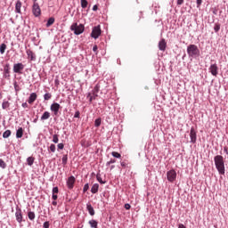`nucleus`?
<instances>
[{
    "label": "nucleus",
    "instance_id": "f257e3e1",
    "mask_svg": "<svg viewBox=\"0 0 228 228\" xmlns=\"http://www.w3.org/2000/svg\"><path fill=\"white\" fill-rule=\"evenodd\" d=\"M214 162L216 170L221 175L225 174V162L224 161V157L222 155H217L214 158Z\"/></svg>",
    "mask_w": 228,
    "mask_h": 228
},
{
    "label": "nucleus",
    "instance_id": "f03ea898",
    "mask_svg": "<svg viewBox=\"0 0 228 228\" xmlns=\"http://www.w3.org/2000/svg\"><path fill=\"white\" fill-rule=\"evenodd\" d=\"M187 54L191 60H197L200 57V49L196 45H189L187 46Z\"/></svg>",
    "mask_w": 228,
    "mask_h": 228
},
{
    "label": "nucleus",
    "instance_id": "7ed1b4c3",
    "mask_svg": "<svg viewBox=\"0 0 228 228\" xmlns=\"http://www.w3.org/2000/svg\"><path fill=\"white\" fill-rule=\"evenodd\" d=\"M100 90H101V86H99V84H97L91 92L87 93L86 97H87V99H89L90 104H92V102L94 101H95L97 99V97H99Z\"/></svg>",
    "mask_w": 228,
    "mask_h": 228
},
{
    "label": "nucleus",
    "instance_id": "20e7f679",
    "mask_svg": "<svg viewBox=\"0 0 228 228\" xmlns=\"http://www.w3.org/2000/svg\"><path fill=\"white\" fill-rule=\"evenodd\" d=\"M70 30L74 32V35H82V33L85 32V25L81 23L77 25V22L72 23V25L70 26Z\"/></svg>",
    "mask_w": 228,
    "mask_h": 228
},
{
    "label": "nucleus",
    "instance_id": "39448f33",
    "mask_svg": "<svg viewBox=\"0 0 228 228\" xmlns=\"http://www.w3.org/2000/svg\"><path fill=\"white\" fill-rule=\"evenodd\" d=\"M102 33V31L101 30V25H97L93 28V30L91 32V37L94 38V40H97V38H99V37H101Z\"/></svg>",
    "mask_w": 228,
    "mask_h": 228
},
{
    "label": "nucleus",
    "instance_id": "423d86ee",
    "mask_svg": "<svg viewBox=\"0 0 228 228\" xmlns=\"http://www.w3.org/2000/svg\"><path fill=\"white\" fill-rule=\"evenodd\" d=\"M32 13L35 17H40V15H42V10L40 9V5H38V3L33 4Z\"/></svg>",
    "mask_w": 228,
    "mask_h": 228
},
{
    "label": "nucleus",
    "instance_id": "0eeeda50",
    "mask_svg": "<svg viewBox=\"0 0 228 228\" xmlns=\"http://www.w3.org/2000/svg\"><path fill=\"white\" fill-rule=\"evenodd\" d=\"M167 178L169 183H174V181H175V179L177 178V173L175 172V170L171 169L167 171Z\"/></svg>",
    "mask_w": 228,
    "mask_h": 228
},
{
    "label": "nucleus",
    "instance_id": "6e6552de",
    "mask_svg": "<svg viewBox=\"0 0 228 228\" xmlns=\"http://www.w3.org/2000/svg\"><path fill=\"white\" fill-rule=\"evenodd\" d=\"M12 70L14 74H22V70H24V64H22V62L14 63Z\"/></svg>",
    "mask_w": 228,
    "mask_h": 228
},
{
    "label": "nucleus",
    "instance_id": "1a4fd4ad",
    "mask_svg": "<svg viewBox=\"0 0 228 228\" xmlns=\"http://www.w3.org/2000/svg\"><path fill=\"white\" fill-rule=\"evenodd\" d=\"M61 108V105L58 102H53L50 106L51 111H53V115L55 117H58V113H60V109Z\"/></svg>",
    "mask_w": 228,
    "mask_h": 228
},
{
    "label": "nucleus",
    "instance_id": "9d476101",
    "mask_svg": "<svg viewBox=\"0 0 228 228\" xmlns=\"http://www.w3.org/2000/svg\"><path fill=\"white\" fill-rule=\"evenodd\" d=\"M208 72L214 76V77H216V76H218V64L214 63V64H210L209 68H208Z\"/></svg>",
    "mask_w": 228,
    "mask_h": 228
},
{
    "label": "nucleus",
    "instance_id": "9b49d317",
    "mask_svg": "<svg viewBox=\"0 0 228 228\" xmlns=\"http://www.w3.org/2000/svg\"><path fill=\"white\" fill-rule=\"evenodd\" d=\"M28 61H37V54L31 51V49L26 50Z\"/></svg>",
    "mask_w": 228,
    "mask_h": 228
},
{
    "label": "nucleus",
    "instance_id": "f8f14e48",
    "mask_svg": "<svg viewBox=\"0 0 228 228\" xmlns=\"http://www.w3.org/2000/svg\"><path fill=\"white\" fill-rule=\"evenodd\" d=\"M3 77L4 79H10V63L4 66Z\"/></svg>",
    "mask_w": 228,
    "mask_h": 228
},
{
    "label": "nucleus",
    "instance_id": "ddd939ff",
    "mask_svg": "<svg viewBox=\"0 0 228 228\" xmlns=\"http://www.w3.org/2000/svg\"><path fill=\"white\" fill-rule=\"evenodd\" d=\"M190 138H191V143H195L197 142V132L195 131V128L192 126L190 131Z\"/></svg>",
    "mask_w": 228,
    "mask_h": 228
},
{
    "label": "nucleus",
    "instance_id": "4468645a",
    "mask_svg": "<svg viewBox=\"0 0 228 228\" xmlns=\"http://www.w3.org/2000/svg\"><path fill=\"white\" fill-rule=\"evenodd\" d=\"M75 183H76V177L71 175L68 178L67 186L69 190H72V188H74Z\"/></svg>",
    "mask_w": 228,
    "mask_h": 228
},
{
    "label": "nucleus",
    "instance_id": "2eb2a0df",
    "mask_svg": "<svg viewBox=\"0 0 228 228\" xmlns=\"http://www.w3.org/2000/svg\"><path fill=\"white\" fill-rule=\"evenodd\" d=\"M16 220L19 224H22V210L20 208H17L15 212Z\"/></svg>",
    "mask_w": 228,
    "mask_h": 228
},
{
    "label": "nucleus",
    "instance_id": "dca6fc26",
    "mask_svg": "<svg viewBox=\"0 0 228 228\" xmlns=\"http://www.w3.org/2000/svg\"><path fill=\"white\" fill-rule=\"evenodd\" d=\"M20 8H22V2H20V0H17L15 4V13H22Z\"/></svg>",
    "mask_w": 228,
    "mask_h": 228
},
{
    "label": "nucleus",
    "instance_id": "f3484780",
    "mask_svg": "<svg viewBox=\"0 0 228 228\" xmlns=\"http://www.w3.org/2000/svg\"><path fill=\"white\" fill-rule=\"evenodd\" d=\"M159 51H165L167 49V42L165 41V39H161L159 42Z\"/></svg>",
    "mask_w": 228,
    "mask_h": 228
},
{
    "label": "nucleus",
    "instance_id": "a211bd4d",
    "mask_svg": "<svg viewBox=\"0 0 228 228\" xmlns=\"http://www.w3.org/2000/svg\"><path fill=\"white\" fill-rule=\"evenodd\" d=\"M37 93L30 94L28 100V104H33V102L37 101Z\"/></svg>",
    "mask_w": 228,
    "mask_h": 228
},
{
    "label": "nucleus",
    "instance_id": "6ab92c4d",
    "mask_svg": "<svg viewBox=\"0 0 228 228\" xmlns=\"http://www.w3.org/2000/svg\"><path fill=\"white\" fill-rule=\"evenodd\" d=\"M86 209H87L89 215H91V216H94V215H95V210L94 209V207H92V204L87 203Z\"/></svg>",
    "mask_w": 228,
    "mask_h": 228
},
{
    "label": "nucleus",
    "instance_id": "aec40b11",
    "mask_svg": "<svg viewBox=\"0 0 228 228\" xmlns=\"http://www.w3.org/2000/svg\"><path fill=\"white\" fill-rule=\"evenodd\" d=\"M50 118H51V113L49 111H45L41 116V120L44 122V120H49Z\"/></svg>",
    "mask_w": 228,
    "mask_h": 228
},
{
    "label": "nucleus",
    "instance_id": "412c9836",
    "mask_svg": "<svg viewBox=\"0 0 228 228\" xmlns=\"http://www.w3.org/2000/svg\"><path fill=\"white\" fill-rule=\"evenodd\" d=\"M24 134V130L22 127H20L16 131V138H22V135Z\"/></svg>",
    "mask_w": 228,
    "mask_h": 228
},
{
    "label": "nucleus",
    "instance_id": "4be33fe9",
    "mask_svg": "<svg viewBox=\"0 0 228 228\" xmlns=\"http://www.w3.org/2000/svg\"><path fill=\"white\" fill-rule=\"evenodd\" d=\"M54 24V17H50L46 22V28H51Z\"/></svg>",
    "mask_w": 228,
    "mask_h": 228
},
{
    "label": "nucleus",
    "instance_id": "5701e85b",
    "mask_svg": "<svg viewBox=\"0 0 228 228\" xmlns=\"http://www.w3.org/2000/svg\"><path fill=\"white\" fill-rule=\"evenodd\" d=\"M99 191V183H94L91 188L92 193H97Z\"/></svg>",
    "mask_w": 228,
    "mask_h": 228
},
{
    "label": "nucleus",
    "instance_id": "b1692460",
    "mask_svg": "<svg viewBox=\"0 0 228 228\" xmlns=\"http://www.w3.org/2000/svg\"><path fill=\"white\" fill-rule=\"evenodd\" d=\"M98 224L99 223L95 219H92L89 221V225L92 228H97Z\"/></svg>",
    "mask_w": 228,
    "mask_h": 228
},
{
    "label": "nucleus",
    "instance_id": "393cba45",
    "mask_svg": "<svg viewBox=\"0 0 228 228\" xmlns=\"http://www.w3.org/2000/svg\"><path fill=\"white\" fill-rule=\"evenodd\" d=\"M33 163H35V158L34 157H28L27 159V164L28 167H32Z\"/></svg>",
    "mask_w": 228,
    "mask_h": 228
},
{
    "label": "nucleus",
    "instance_id": "a878e982",
    "mask_svg": "<svg viewBox=\"0 0 228 228\" xmlns=\"http://www.w3.org/2000/svg\"><path fill=\"white\" fill-rule=\"evenodd\" d=\"M102 122V118H96V119L94 120V126H95V127H100Z\"/></svg>",
    "mask_w": 228,
    "mask_h": 228
},
{
    "label": "nucleus",
    "instance_id": "bb28decb",
    "mask_svg": "<svg viewBox=\"0 0 228 228\" xmlns=\"http://www.w3.org/2000/svg\"><path fill=\"white\" fill-rule=\"evenodd\" d=\"M96 179L100 184H106V181H102V177H101V174L96 175Z\"/></svg>",
    "mask_w": 228,
    "mask_h": 228
},
{
    "label": "nucleus",
    "instance_id": "cd10ccee",
    "mask_svg": "<svg viewBox=\"0 0 228 228\" xmlns=\"http://www.w3.org/2000/svg\"><path fill=\"white\" fill-rule=\"evenodd\" d=\"M5 51H6V44L3 43L2 45H0V53L4 54Z\"/></svg>",
    "mask_w": 228,
    "mask_h": 228
},
{
    "label": "nucleus",
    "instance_id": "c85d7f7f",
    "mask_svg": "<svg viewBox=\"0 0 228 228\" xmlns=\"http://www.w3.org/2000/svg\"><path fill=\"white\" fill-rule=\"evenodd\" d=\"M81 7L83 9L86 8L88 6V0H80Z\"/></svg>",
    "mask_w": 228,
    "mask_h": 228
},
{
    "label": "nucleus",
    "instance_id": "c756f323",
    "mask_svg": "<svg viewBox=\"0 0 228 228\" xmlns=\"http://www.w3.org/2000/svg\"><path fill=\"white\" fill-rule=\"evenodd\" d=\"M52 97H53V94H51V93H46L44 94V101H50Z\"/></svg>",
    "mask_w": 228,
    "mask_h": 228
},
{
    "label": "nucleus",
    "instance_id": "7c9ffc66",
    "mask_svg": "<svg viewBox=\"0 0 228 228\" xmlns=\"http://www.w3.org/2000/svg\"><path fill=\"white\" fill-rule=\"evenodd\" d=\"M2 108L3 110H6L8 108H10V102L8 101H5L2 103Z\"/></svg>",
    "mask_w": 228,
    "mask_h": 228
},
{
    "label": "nucleus",
    "instance_id": "2f4dec72",
    "mask_svg": "<svg viewBox=\"0 0 228 228\" xmlns=\"http://www.w3.org/2000/svg\"><path fill=\"white\" fill-rule=\"evenodd\" d=\"M11 134H12V131L6 130L5 132H4L3 137H4V138H10V135H11Z\"/></svg>",
    "mask_w": 228,
    "mask_h": 228
},
{
    "label": "nucleus",
    "instance_id": "473e14b6",
    "mask_svg": "<svg viewBox=\"0 0 228 228\" xmlns=\"http://www.w3.org/2000/svg\"><path fill=\"white\" fill-rule=\"evenodd\" d=\"M28 217L30 220H35V212L29 211V212L28 213Z\"/></svg>",
    "mask_w": 228,
    "mask_h": 228
},
{
    "label": "nucleus",
    "instance_id": "72a5a7b5",
    "mask_svg": "<svg viewBox=\"0 0 228 228\" xmlns=\"http://www.w3.org/2000/svg\"><path fill=\"white\" fill-rule=\"evenodd\" d=\"M214 31L215 33H218V31H220V23H215Z\"/></svg>",
    "mask_w": 228,
    "mask_h": 228
},
{
    "label": "nucleus",
    "instance_id": "f704fd0d",
    "mask_svg": "<svg viewBox=\"0 0 228 228\" xmlns=\"http://www.w3.org/2000/svg\"><path fill=\"white\" fill-rule=\"evenodd\" d=\"M111 155L113 156V158H118V159L122 158V155H120V153H118L117 151H112Z\"/></svg>",
    "mask_w": 228,
    "mask_h": 228
},
{
    "label": "nucleus",
    "instance_id": "c9c22d12",
    "mask_svg": "<svg viewBox=\"0 0 228 228\" xmlns=\"http://www.w3.org/2000/svg\"><path fill=\"white\" fill-rule=\"evenodd\" d=\"M69 159V156L68 155H63L62 157V165H67V161Z\"/></svg>",
    "mask_w": 228,
    "mask_h": 228
},
{
    "label": "nucleus",
    "instance_id": "e433bc0d",
    "mask_svg": "<svg viewBox=\"0 0 228 228\" xmlns=\"http://www.w3.org/2000/svg\"><path fill=\"white\" fill-rule=\"evenodd\" d=\"M52 142H53V143H58V142H59L58 134H53V135Z\"/></svg>",
    "mask_w": 228,
    "mask_h": 228
},
{
    "label": "nucleus",
    "instance_id": "4c0bfd02",
    "mask_svg": "<svg viewBox=\"0 0 228 228\" xmlns=\"http://www.w3.org/2000/svg\"><path fill=\"white\" fill-rule=\"evenodd\" d=\"M0 167L1 168H6V162L4 160L0 159Z\"/></svg>",
    "mask_w": 228,
    "mask_h": 228
},
{
    "label": "nucleus",
    "instance_id": "58836bf2",
    "mask_svg": "<svg viewBox=\"0 0 228 228\" xmlns=\"http://www.w3.org/2000/svg\"><path fill=\"white\" fill-rule=\"evenodd\" d=\"M89 188H90V185H88V183H86L83 188L84 193H86V191H88Z\"/></svg>",
    "mask_w": 228,
    "mask_h": 228
},
{
    "label": "nucleus",
    "instance_id": "ea45409f",
    "mask_svg": "<svg viewBox=\"0 0 228 228\" xmlns=\"http://www.w3.org/2000/svg\"><path fill=\"white\" fill-rule=\"evenodd\" d=\"M113 163H117V160L116 159H110V161H108L106 163L107 167H110V165H113Z\"/></svg>",
    "mask_w": 228,
    "mask_h": 228
},
{
    "label": "nucleus",
    "instance_id": "a19ab883",
    "mask_svg": "<svg viewBox=\"0 0 228 228\" xmlns=\"http://www.w3.org/2000/svg\"><path fill=\"white\" fill-rule=\"evenodd\" d=\"M80 116H81V112H79V110H77L74 114V118H79Z\"/></svg>",
    "mask_w": 228,
    "mask_h": 228
},
{
    "label": "nucleus",
    "instance_id": "79ce46f5",
    "mask_svg": "<svg viewBox=\"0 0 228 228\" xmlns=\"http://www.w3.org/2000/svg\"><path fill=\"white\" fill-rule=\"evenodd\" d=\"M50 151L51 152H56V146L54 144H51Z\"/></svg>",
    "mask_w": 228,
    "mask_h": 228
},
{
    "label": "nucleus",
    "instance_id": "37998d69",
    "mask_svg": "<svg viewBox=\"0 0 228 228\" xmlns=\"http://www.w3.org/2000/svg\"><path fill=\"white\" fill-rule=\"evenodd\" d=\"M197 8H200V5L202 4V0H196Z\"/></svg>",
    "mask_w": 228,
    "mask_h": 228
},
{
    "label": "nucleus",
    "instance_id": "c03bdc74",
    "mask_svg": "<svg viewBox=\"0 0 228 228\" xmlns=\"http://www.w3.org/2000/svg\"><path fill=\"white\" fill-rule=\"evenodd\" d=\"M50 225H51V224H49V221H46V222L44 223L43 227H44V228H49Z\"/></svg>",
    "mask_w": 228,
    "mask_h": 228
},
{
    "label": "nucleus",
    "instance_id": "a18cd8bd",
    "mask_svg": "<svg viewBox=\"0 0 228 228\" xmlns=\"http://www.w3.org/2000/svg\"><path fill=\"white\" fill-rule=\"evenodd\" d=\"M120 165H121L122 168H126V167H127V162L122 161V162L120 163Z\"/></svg>",
    "mask_w": 228,
    "mask_h": 228
},
{
    "label": "nucleus",
    "instance_id": "49530a36",
    "mask_svg": "<svg viewBox=\"0 0 228 228\" xmlns=\"http://www.w3.org/2000/svg\"><path fill=\"white\" fill-rule=\"evenodd\" d=\"M97 49H98V46H97V45H94V46H93V51H94V53H95V54H97Z\"/></svg>",
    "mask_w": 228,
    "mask_h": 228
},
{
    "label": "nucleus",
    "instance_id": "de8ad7c7",
    "mask_svg": "<svg viewBox=\"0 0 228 228\" xmlns=\"http://www.w3.org/2000/svg\"><path fill=\"white\" fill-rule=\"evenodd\" d=\"M54 85L55 86H58L60 85V80L58 79V77L54 79Z\"/></svg>",
    "mask_w": 228,
    "mask_h": 228
},
{
    "label": "nucleus",
    "instance_id": "09e8293b",
    "mask_svg": "<svg viewBox=\"0 0 228 228\" xmlns=\"http://www.w3.org/2000/svg\"><path fill=\"white\" fill-rule=\"evenodd\" d=\"M58 192H59L58 187H53V194H56V193H58Z\"/></svg>",
    "mask_w": 228,
    "mask_h": 228
},
{
    "label": "nucleus",
    "instance_id": "8fccbe9b",
    "mask_svg": "<svg viewBox=\"0 0 228 228\" xmlns=\"http://www.w3.org/2000/svg\"><path fill=\"white\" fill-rule=\"evenodd\" d=\"M97 10H99V6L97 4H94L93 6V12H97Z\"/></svg>",
    "mask_w": 228,
    "mask_h": 228
},
{
    "label": "nucleus",
    "instance_id": "3c124183",
    "mask_svg": "<svg viewBox=\"0 0 228 228\" xmlns=\"http://www.w3.org/2000/svg\"><path fill=\"white\" fill-rule=\"evenodd\" d=\"M52 199H53V200H58V195L53 193Z\"/></svg>",
    "mask_w": 228,
    "mask_h": 228
},
{
    "label": "nucleus",
    "instance_id": "603ef678",
    "mask_svg": "<svg viewBox=\"0 0 228 228\" xmlns=\"http://www.w3.org/2000/svg\"><path fill=\"white\" fill-rule=\"evenodd\" d=\"M125 209H131V205L128 203L125 204Z\"/></svg>",
    "mask_w": 228,
    "mask_h": 228
},
{
    "label": "nucleus",
    "instance_id": "864d4df0",
    "mask_svg": "<svg viewBox=\"0 0 228 228\" xmlns=\"http://www.w3.org/2000/svg\"><path fill=\"white\" fill-rule=\"evenodd\" d=\"M183 3H184V0H177L178 6H181V4H183Z\"/></svg>",
    "mask_w": 228,
    "mask_h": 228
},
{
    "label": "nucleus",
    "instance_id": "5fc2aeb1",
    "mask_svg": "<svg viewBox=\"0 0 228 228\" xmlns=\"http://www.w3.org/2000/svg\"><path fill=\"white\" fill-rule=\"evenodd\" d=\"M21 106H22V108H28V102H23V103L21 104Z\"/></svg>",
    "mask_w": 228,
    "mask_h": 228
},
{
    "label": "nucleus",
    "instance_id": "6e6d98bb",
    "mask_svg": "<svg viewBox=\"0 0 228 228\" xmlns=\"http://www.w3.org/2000/svg\"><path fill=\"white\" fill-rule=\"evenodd\" d=\"M63 147H64L63 143H59L58 144V149L61 150V149H63Z\"/></svg>",
    "mask_w": 228,
    "mask_h": 228
},
{
    "label": "nucleus",
    "instance_id": "4d7b16f0",
    "mask_svg": "<svg viewBox=\"0 0 228 228\" xmlns=\"http://www.w3.org/2000/svg\"><path fill=\"white\" fill-rule=\"evenodd\" d=\"M178 228H186V226H184V224H179Z\"/></svg>",
    "mask_w": 228,
    "mask_h": 228
},
{
    "label": "nucleus",
    "instance_id": "13d9d810",
    "mask_svg": "<svg viewBox=\"0 0 228 228\" xmlns=\"http://www.w3.org/2000/svg\"><path fill=\"white\" fill-rule=\"evenodd\" d=\"M34 124H37L38 122V116L36 117V118L33 120Z\"/></svg>",
    "mask_w": 228,
    "mask_h": 228
},
{
    "label": "nucleus",
    "instance_id": "bf43d9fd",
    "mask_svg": "<svg viewBox=\"0 0 228 228\" xmlns=\"http://www.w3.org/2000/svg\"><path fill=\"white\" fill-rule=\"evenodd\" d=\"M14 88H15V91L17 92V90L19 88V86L17 85V83L14 84Z\"/></svg>",
    "mask_w": 228,
    "mask_h": 228
},
{
    "label": "nucleus",
    "instance_id": "052dcab7",
    "mask_svg": "<svg viewBox=\"0 0 228 228\" xmlns=\"http://www.w3.org/2000/svg\"><path fill=\"white\" fill-rule=\"evenodd\" d=\"M53 206H58V202L56 200L52 202Z\"/></svg>",
    "mask_w": 228,
    "mask_h": 228
},
{
    "label": "nucleus",
    "instance_id": "680f3d73",
    "mask_svg": "<svg viewBox=\"0 0 228 228\" xmlns=\"http://www.w3.org/2000/svg\"><path fill=\"white\" fill-rule=\"evenodd\" d=\"M224 151L226 152V154H228L227 147H224Z\"/></svg>",
    "mask_w": 228,
    "mask_h": 228
},
{
    "label": "nucleus",
    "instance_id": "e2e57ef3",
    "mask_svg": "<svg viewBox=\"0 0 228 228\" xmlns=\"http://www.w3.org/2000/svg\"><path fill=\"white\" fill-rule=\"evenodd\" d=\"M84 147H90V144H84Z\"/></svg>",
    "mask_w": 228,
    "mask_h": 228
},
{
    "label": "nucleus",
    "instance_id": "0e129e2a",
    "mask_svg": "<svg viewBox=\"0 0 228 228\" xmlns=\"http://www.w3.org/2000/svg\"><path fill=\"white\" fill-rule=\"evenodd\" d=\"M214 15H216V11H213Z\"/></svg>",
    "mask_w": 228,
    "mask_h": 228
},
{
    "label": "nucleus",
    "instance_id": "69168bd1",
    "mask_svg": "<svg viewBox=\"0 0 228 228\" xmlns=\"http://www.w3.org/2000/svg\"><path fill=\"white\" fill-rule=\"evenodd\" d=\"M34 3H37V0H33Z\"/></svg>",
    "mask_w": 228,
    "mask_h": 228
},
{
    "label": "nucleus",
    "instance_id": "338daca9",
    "mask_svg": "<svg viewBox=\"0 0 228 228\" xmlns=\"http://www.w3.org/2000/svg\"><path fill=\"white\" fill-rule=\"evenodd\" d=\"M111 168H115V166H112Z\"/></svg>",
    "mask_w": 228,
    "mask_h": 228
}]
</instances>
